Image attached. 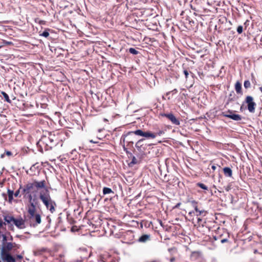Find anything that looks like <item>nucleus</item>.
Returning <instances> with one entry per match:
<instances>
[{
    "label": "nucleus",
    "instance_id": "f257e3e1",
    "mask_svg": "<svg viewBox=\"0 0 262 262\" xmlns=\"http://www.w3.org/2000/svg\"><path fill=\"white\" fill-rule=\"evenodd\" d=\"M42 188H47L46 181L45 180L41 181L34 180L33 182H28L25 185L21 192L24 198H27L28 199L29 204H38V191Z\"/></svg>",
    "mask_w": 262,
    "mask_h": 262
},
{
    "label": "nucleus",
    "instance_id": "f03ea898",
    "mask_svg": "<svg viewBox=\"0 0 262 262\" xmlns=\"http://www.w3.org/2000/svg\"><path fill=\"white\" fill-rule=\"evenodd\" d=\"M58 138L55 134L49 133L48 135H43L41 136L37 145L40 148V151L43 152V150L47 151L55 147L58 144Z\"/></svg>",
    "mask_w": 262,
    "mask_h": 262
},
{
    "label": "nucleus",
    "instance_id": "7ed1b4c3",
    "mask_svg": "<svg viewBox=\"0 0 262 262\" xmlns=\"http://www.w3.org/2000/svg\"><path fill=\"white\" fill-rule=\"evenodd\" d=\"M20 245L15 243L9 242L4 244L2 246L1 252V257L2 259L6 262H15V258L12 256L10 252L12 250H16L19 249Z\"/></svg>",
    "mask_w": 262,
    "mask_h": 262
},
{
    "label": "nucleus",
    "instance_id": "20e7f679",
    "mask_svg": "<svg viewBox=\"0 0 262 262\" xmlns=\"http://www.w3.org/2000/svg\"><path fill=\"white\" fill-rule=\"evenodd\" d=\"M38 204H28L27 211L29 214L28 221L31 227H35L41 223V216L38 213H36V206Z\"/></svg>",
    "mask_w": 262,
    "mask_h": 262
},
{
    "label": "nucleus",
    "instance_id": "39448f33",
    "mask_svg": "<svg viewBox=\"0 0 262 262\" xmlns=\"http://www.w3.org/2000/svg\"><path fill=\"white\" fill-rule=\"evenodd\" d=\"M39 199L41 200L47 209L49 210L51 213H53L55 211L56 204L54 201L52 200L49 191L47 188H46L45 192L41 191L40 192Z\"/></svg>",
    "mask_w": 262,
    "mask_h": 262
},
{
    "label": "nucleus",
    "instance_id": "423d86ee",
    "mask_svg": "<svg viewBox=\"0 0 262 262\" xmlns=\"http://www.w3.org/2000/svg\"><path fill=\"white\" fill-rule=\"evenodd\" d=\"M90 213V211H88L86 213V216L83 217V232L84 231H88V232L84 233H83V236L87 237L89 235L92 236V233L94 232V225L90 221L89 219L87 217V216Z\"/></svg>",
    "mask_w": 262,
    "mask_h": 262
},
{
    "label": "nucleus",
    "instance_id": "0eeeda50",
    "mask_svg": "<svg viewBox=\"0 0 262 262\" xmlns=\"http://www.w3.org/2000/svg\"><path fill=\"white\" fill-rule=\"evenodd\" d=\"M244 103L247 104L248 110L249 112L253 113L255 112L256 103L253 101V98L251 96H247Z\"/></svg>",
    "mask_w": 262,
    "mask_h": 262
},
{
    "label": "nucleus",
    "instance_id": "6e6552de",
    "mask_svg": "<svg viewBox=\"0 0 262 262\" xmlns=\"http://www.w3.org/2000/svg\"><path fill=\"white\" fill-rule=\"evenodd\" d=\"M160 115L162 117H166L173 124L179 125H180V121L178 119L176 118V117L174 116L172 113H161Z\"/></svg>",
    "mask_w": 262,
    "mask_h": 262
},
{
    "label": "nucleus",
    "instance_id": "1a4fd4ad",
    "mask_svg": "<svg viewBox=\"0 0 262 262\" xmlns=\"http://www.w3.org/2000/svg\"><path fill=\"white\" fill-rule=\"evenodd\" d=\"M192 261H202L203 259L202 253L200 251H195L191 252L190 256Z\"/></svg>",
    "mask_w": 262,
    "mask_h": 262
},
{
    "label": "nucleus",
    "instance_id": "9d476101",
    "mask_svg": "<svg viewBox=\"0 0 262 262\" xmlns=\"http://www.w3.org/2000/svg\"><path fill=\"white\" fill-rule=\"evenodd\" d=\"M221 115L237 121H241L242 119V117L240 115L233 113V114L230 115L226 113H222Z\"/></svg>",
    "mask_w": 262,
    "mask_h": 262
},
{
    "label": "nucleus",
    "instance_id": "9b49d317",
    "mask_svg": "<svg viewBox=\"0 0 262 262\" xmlns=\"http://www.w3.org/2000/svg\"><path fill=\"white\" fill-rule=\"evenodd\" d=\"M13 224L19 229H24L25 228V221L22 218L14 219Z\"/></svg>",
    "mask_w": 262,
    "mask_h": 262
},
{
    "label": "nucleus",
    "instance_id": "f8f14e48",
    "mask_svg": "<svg viewBox=\"0 0 262 262\" xmlns=\"http://www.w3.org/2000/svg\"><path fill=\"white\" fill-rule=\"evenodd\" d=\"M92 254V249L91 247L85 248L83 247V261L87 260L89 257L91 256Z\"/></svg>",
    "mask_w": 262,
    "mask_h": 262
},
{
    "label": "nucleus",
    "instance_id": "ddd939ff",
    "mask_svg": "<svg viewBox=\"0 0 262 262\" xmlns=\"http://www.w3.org/2000/svg\"><path fill=\"white\" fill-rule=\"evenodd\" d=\"M71 154L72 155H73V159H75V160L77 159L78 160V161H77L76 162V163H77L78 164H79L80 163V162H81V160L80 159V154H79V153H77V151L76 150V149L73 150L72 151Z\"/></svg>",
    "mask_w": 262,
    "mask_h": 262
},
{
    "label": "nucleus",
    "instance_id": "4468645a",
    "mask_svg": "<svg viewBox=\"0 0 262 262\" xmlns=\"http://www.w3.org/2000/svg\"><path fill=\"white\" fill-rule=\"evenodd\" d=\"M223 172L224 175L227 177H232V170L228 167H225L223 168Z\"/></svg>",
    "mask_w": 262,
    "mask_h": 262
},
{
    "label": "nucleus",
    "instance_id": "2eb2a0df",
    "mask_svg": "<svg viewBox=\"0 0 262 262\" xmlns=\"http://www.w3.org/2000/svg\"><path fill=\"white\" fill-rule=\"evenodd\" d=\"M150 236L149 234H143L139 237L138 242L140 243H145L150 240Z\"/></svg>",
    "mask_w": 262,
    "mask_h": 262
},
{
    "label": "nucleus",
    "instance_id": "dca6fc26",
    "mask_svg": "<svg viewBox=\"0 0 262 262\" xmlns=\"http://www.w3.org/2000/svg\"><path fill=\"white\" fill-rule=\"evenodd\" d=\"M144 140V139H141L138 141V142L136 143L135 146L138 149V151H141L145 149L144 147H142L143 144H142V142Z\"/></svg>",
    "mask_w": 262,
    "mask_h": 262
},
{
    "label": "nucleus",
    "instance_id": "f3484780",
    "mask_svg": "<svg viewBox=\"0 0 262 262\" xmlns=\"http://www.w3.org/2000/svg\"><path fill=\"white\" fill-rule=\"evenodd\" d=\"M235 90L237 94H243L242 91V84L237 81L235 84Z\"/></svg>",
    "mask_w": 262,
    "mask_h": 262
},
{
    "label": "nucleus",
    "instance_id": "a211bd4d",
    "mask_svg": "<svg viewBox=\"0 0 262 262\" xmlns=\"http://www.w3.org/2000/svg\"><path fill=\"white\" fill-rule=\"evenodd\" d=\"M143 137L146 138L154 139L156 137V135L150 132H144Z\"/></svg>",
    "mask_w": 262,
    "mask_h": 262
},
{
    "label": "nucleus",
    "instance_id": "6ab92c4d",
    "mask_svg": "<svg viewBox=\"0 0 262 262\" xmlns=\"http://www.w3.org/2000/svg\"><path fill=\"white\" fill-rule=\"evenodd\" d=\"M235 99H236L235 94L234 92L232 91H231V92L230 93V94L228 96L227 103L228 104L229 102L235 100Z\"/></svg>",
    "mask_w": 262,
    "mask_h": 262
},
{
    "label": "nucleus",
    "instance_id": "aec40b11",
    "mask_svg": "<svg viewBox=\"0 0 262 262\" xmlns=\"http://www.w3.org/2000/svg\"><path fill=\"white\" fill-rule=\"evenodd\" d=\"M144 131H143L141 129H137L135 131L133 132H128V135H132V134H135L136 135L140 136L143 137L144 134Z\"/></svg>",
    "mask_w": 262,
    "mask_h": 262
},
{
    "label": "nucleus",
    "instance_id": "412c9836",
    "mask_svg": "<svg viewBox=\"0 0 262 262\" xmlns=\"http://www.w3.org/2000/svg\"><path fill=\"white\" fill-rule=\"evenodd\" d=\"M14 217L12 216L9 215H5L4 216V219L5 220V223L7 224H10L11 222H14Z\"/></svg>",
    "mask_w": 262,
    "mask_h": 262
},
{
    "label": "nucleus",
    "instance_id": "4be33fe9",
    "mask_svg": "<svg viewBox=\"0 0 262 262\" xmlns=\"http://www.w3.org/2000/svg\"><path fill=\"white\" fill-rule=\"evenodd\" d=\"M110 193H114V192L113 191L112 189H111L110 188L105 187L103 188V194L104 195L110 194Z\"/></svg>",
    "mask_w": 262,
    "mask_h": 262
},
{
    "label": "nucleus",
    "instance_id": "5701e85b",
    "mask_svg": "<svg viewBox=\"0 0 262 262\" xmlns=\"http://www.w3.org/2000/svg\"><path fill=\"white\" fill-rule=\"evenodd\" d=\"M1 94L3 95V96H4V98H5V100L6 101H7V102L8 103H11V100L9 99V96L8 95L5 93V92H3L2 91L1 92Z\"/></svg>",
    "mask_w": 262,
    "mask_h": 262
},
{
    "label": "nucleus",
    "instance_id": "b1692460",
    "mask_svg": "<svg viewBox=\"0 0 262 262\" xmlns=\"http://www.w3.org/2000/svg\"><path fill=\"white\" fill-rule=\"evenodd\" d=\"M128 51L133 55H137L139 53V52L136 49L133 48H130L128 49Z\"/></svg>",
    "mask_w": 262,
    "mask_h": 262
},
{
    "label": "nucleus",
    "instance_id": "393cba45",
    "mask_svg": "<svg viewBox=\"0 0 262 262\" xmlns=\"http://www.w3.org/2000/svg\"><path fill=\"white\" fill-rule=\"evenodd\" d=\"M195 212H196L195 214L196 216L202 215L204 216H205L207 213V211L204 210H200L199 209V211Z\"/></svg>",
    "mask_w": 262,
    "mask_h": 262
},
{
    "label": "nucleus",
    "instance_id": "a878e982",
    "mask_svg": "<svg viewBox=\"0 0 262 262\" xmlns=\"http://www.w3.org/2000/svg\"><path fill=\"white\" fill-rule=\"evenodd\" d=\"M130 157H132V161L128 164V165L129 166H132V165L136 164L137 163V160L136 158V157L132 155V156H130Z\"/></svg>",
    "mask_w": 262,
    "mask_h": 262
},
{
    "label": "nucleus",
    "instance_id": "bb28decb",
    "mask_svg": "<svg viewBox=\"0 0 262 262\" xmlns=\"http://www.w3.org/2000/svg\"><path fill=\"white\" fill-rule=\"evenodd\" d=\"M190 203L191 204L192 206L194 208L195 211H199V209L197 206V204H198L197 202H196L194 200H192V201H190Z\"/></svg>",
    "mask_w": 262,
    "mask_h": 262
},
{
    "label": "nucleus",
    "instance_id": "cd10ccee",
    "mask_svg": "<svg viewBox=\"0 0 262 262\" xmlns=\"http://www.w3.org/2000/svg\"><path fill=\"white\" fill-rule=\"evenodd\" d=\"M251 83L249 80H246L244 81V86L245 89H247L251 87Z\"/></svg>",
    "mask_w": 262,
    "mask_h": 262
},
{
    "label": "nucleus",
    "instance_id": "c85d7f7f",
    "mask_svg": "<svg viewBox=\"0 0 262 262\" xmlns=\"http://www.w3.org/2000/svg\"><path fill=\"white\" fill-rule=\"evenodd\" d=\"M197 186L204 190H208V187L203 183H197Z\"/></svg>",
    "mask_w": 262,
    "mask_h": 262
},
{
    "label": "nucleus",
    "instance_id": "c756f323",
    "mask_svg": "<svg viewBox=\"0 0 262 262\" xmlns=\"http://www.w3.org/2000/svg\"><path fill=\"white\" fill-rule=\"evenodd\" d=\"M129 135H128V133L126 134H123L122 135L121 138V141H120L121 144L123 143V144H125V139H126V137Z\"/></svg>",
    "mask_w": 262,
    "mask_h": 262
},
{
    "label": "nucleus",
    "instance_id": "7c9ffc66",
    "mask_svg": "<svg viewBox=\"0 0 262 262\" xmlns=\"http://www.w3.org/2000/svg\"><path fill=\"white\" fill-rule=\"evenodd\" d=\"M2 246L4 245V244L8 243V236L6 234H2Z\"/></svg>",
    "mask_w": 262,
    "mask_h": 262
},
{
    "label": "nucleus",
    "instance_id": "2f4dec72",
    "mask_svg": "<svg viewBox=\"0 0 262 262\" xmlns=\"http://www.w3.org/2000/svg\"><path fill=\"white\" fill-rule=\"evenodd\" d=\"M49 30L46 29L41 34H40V35L42 36L45 37H48L49 36V33L48 32Z\"/></svg>",
    "mask_w": 262,
    "mask_h": 262
},
{
    "label": "nucleus",
    "instance_id": "473e14b6",
    "mask_svg": "<svg viewBox=\"0 0 262 262\" xmlns=\"http://www.w3.org/2000/svg\"><path fill=\"white\" fill-rule=\"evenodd\" d=\"M122 147H123L124 151L126 152V153L127 154V155L128 156H132V153L128 151L127 148L125 146V144H123L122 145Z\"/></svg>",
    "mask_w": 262,
    "mask_h": 262
},
{
    "label": "nucleus",
    "instance_id": "72a5a7b5",
    "mask_svg": "<svg viewBox=\"0 0 262 262\" xmlns=\"http://www.w3.org/2000/svg\"><path fill=\"white\" fill-rule=\"evenodd\" d=\"M23 188V187L20 185L19 188L17 191H16L15 193H14V195L15 197L18 196L19 193H20V189H21V190H22Z\"/></svg>",
    "mask_w": 262,
    "mask_h": 262
},
{
    "label": "nucleus",
    "instance_id": "f704fd0d",
    "mask_svg": "<svg viewBox=\"0 0 262 262\" xmlns=\"http://www.w3.org/2000/svg\"><path fill=\"white\" fill-rule=\"evenodd\" d=\"M243 31V27L242 26L240 25V26H238L237 28V32L238 34H241L242 33Z\"/></svg>",
    "mask_w": 262,
    "mask_h": 262
},
{
    "label": "nucleus",
    "instance_id": "c9c22d12",
    "mask_svg": "<svg viewBox=\"0 0 262 262\" xmlns=\"http://www.w3.org/2000/svg\"><path fill=\"white\" fill-rule=\"evenodd\" d=\"M165 132L163 130H160L157 133H155V134L156 135V136H161L163 134H164Z\"/></svg>",
    "mask_w": 262,
    "mask_h": 262
},
{
    "label": "nucleus",
    "instance_id": "e433bc0d",
    "mask_svg": "<svg viewBox=\"0 0 262 262\" xmlns=\"http://www.w3.org/2000/svg\"><path fill=\"white\" fill-rule=\"evenodd\" d=\"M80 226L79 227V228L77 226H73L72 228H71V231L72 232H76V231H78L80 229Z\"/></svg>",
    "mask_w": 262,
    "mask_h": 262
},
{
    "label": "nucleus",
    "instance_id": "4c0bfd02",
    "mask_svg": "<svg viewBox=\"0 0 262 262\" xmlns=\"http://www.w3.org/2000/svg\"><path fill=\"white\" fill-rule=\"evenodd\" d=\"M177 92H178L177 89H174L172 91H171V92H167L166 94L167 95H169L170 93H172V94H176Z\"/></svg>",
    "mask_w": 262,
    "mask_h": 262
},
{
    "label": "nucleus",
    "instance_id": "58836bf2",
    "mask_svg": "<svg viewBox=\"0 0 262 262\" xmlns=\"http://www.w3.org/2000/svg\"><path fill=\"white\" fill-rule=\"evenodd\" d=\"M8 196L10 195H14V192L13 190H11L10 189H8Z\"/></svg>",
    "mask_w": 262,
    "mask_h": 262
},
{
    "label": "nucleus",
    "instance_id": "ea45409f",
    "mask_svg": "<svg viewBox=\"0 0 262 262\" xmlns=\"http://www.w3.org/2000/svg\"><path fill=\"white\" fill-rule=\"evenodd\" d=\"M3 43L5 45H12L13 44L12 42L8 41H6V40H3Z\"/></svg>",
    "mask_w": 262,
    "mask_h": 262
},
{
    "label": "nucleus",
    "instance_id": "a19ab883",
    "mask_svg": "<svg viewBox=\"0 0 262 262\" xmlns=\"http://www.w3.org/2000/svg\"><path fill=\"white\" fill-rule=\"evenodd\" d=\"M183 72L185 76L186 79H187L188 78V76L189 75V73H188V71L186 70H185Z\"/></svg>",
    "mask_w": 262,
    "mask_h": 262
},
{
    "label": "nucleus",
    "instance_id": "79ce46f5",
    "mask_svg": "<svg viewBox=\"0 0 262 262\" xmlns=\"http://www.w3.org/2000/svg\"><path fill=\"white\" fill-rule=\"evenodd\" d=\"M84 73H85V74L87 75V76H89V72L86 70H83V76H84Z\"/></svg>",
    "mask_w": 262,
    "mask_h": 262
},
{
    "label": "nucleus",
    "instance_id": "37998d69",
    "mask_svg": "<svg viewBox=\"0 0 262 262\" xmlns=\"http://www.w3.org/2000/svg\"><path fill=\"white\" fill-rule=\"evenodd\" d=\"M222 113H226L228 114H233V111L232 110H228L227 111L223 112Z\"/></svg>",
    "mask_w": 262,
    "mask_h": 262
},
{
    "label": "nucleus",
    "instance_id": "c03bdc74",
    "mask_svg": "<svg viewBox=\"0 0 262 262\" xmlns=\"http://www.w3.org/2000/svg\"><path fill=\"white\" fill-rule=\"evenodd\" d=\"M253 252L254 254L258 253V254L262 256V252H259L257 250L255 249Z\"/></svg>",
    "mask_w": 262,
    "mask_h": 262
},
{
    "label": "nucleus",
    "instance_id": "a18cd8bd",
    "mask_svg": "<svg viewBox=\"0 0 262 262\" xmlns=\"http://www.w3.org/2000/svg\"><path fill=\"white\" fill-rule=\"evenodd\" d=\"M228 241V239L226 237V238H224L222 239L221 241V242L223 244V243L227 242Z\"/></svg>",
    "mask_w": 262,
    "mask_h": 262
},
{
    "label": "nucleus",
    "instance_id": "49530a36",
    "mask_svg": "<svg viewBox=\"0 0 262 262\" xmlns=\"http://www.w3.org/2000/svg\"><path fill=\"white\" fill-rule=\"evenodd\" d=\"M181 203H177L174 207H173V209H176V208H178L180 207V206L181 205Z\"/></svg>",
    "mask_w": 262,
    "mask_h": 262
},
{
    "label": "nucleus",
    "instance_id": "de8ad7c7",
    "mask_svg": "<svg viewBox=\"0 0 262 262\" xmlns=\"http://www.w3.org/2000/svg\"><path fill=\"white\" fill-rule=\"evenodd\" d=\"M85 185H86V187H87L88 192L89 194H90V190L88 186V181L85 180Z\"/></svg>",
    "mask_w": 262,
    "mask_h": 262
},
{
    "label": "nucleus",
    "instance_id": "09e8293b",
    "mask_svg": "<svg viewBox=\"0 0 262 262\" xmlns=\"http://www.w3.org/2000/svg\"><path fill=\"white\" fill-rule=\"evenodd\" d=\"M5 153H6V155L9 156H11L12 155V153L10 151H6Z\"/></svg>",
    "mask_w": 262,
    "mask_h": 262
},
{
    "label": "nucleus",
    "instance_id": "8fccbe9b",
    "mask_svg": "<svg viewBox=\"0 0 262 262\" xmlns=\"http://www.w3.org/2000/svg\"><path fill=\"white\" fill-rule=\"evenodd\" d=\"M9 237H8V241H9L10 242H12L13 240V237L11 235H9Z\"/></svg>",
    "mask_w": 262,
    "mask_h": 262
},
{
    "label": "nucleus",
    "instance_id": "3c124183",
    "mask_svg": "<svg viewBox=\"0 0 262 262\" xmlns=\"http://www.w3.org/2000/svg\"><path fill=\"white\" fill-rule=\"evenodd\" d=\"M17 258L19 259H21L23 258V256L21 255H16Z\"/></svg>",
    "mask_w": 262,
    "mask_h": 262
},
{
    "label": "nucleus",
    "instance_id": "603ef678",
    "mask_svg": "<svg viewBox=\"0 0 262 262\" xmlns=\"http://www.w3.org/2000/svg\"><path fill=\"white\" fill-rule=\"evenodd\" d=\"M197 221H198V223L199 224H200V223L202 222V219H201V218H200V217H198V218L197 219Z\"/></svg>",
    "mask_w": 262,
    "mask_h": 262
},
{
    "label": "nucleus",
    "instance_id": "864d4df0",
    "mask_svg": "<svg viewBox=\"0 0 262 262\" xmlns=\"http://www.w3.org/2000/svg\"><path fill=\"white\" fill-rule=\"evenodd\" d=\"M13 195H10V196H8L9 201L10 202H11V201L13 200Z\"/></svg>",
    "mask_w": 262,
    "mask_h": 262
},
{
    "label": "nucleus",
    "instance_id": "5fc2aeb1",
    "mask_svg": "<svg viewBox=\"0 0 262 262\" xmlns=\"http://www.w3.org/2000/svg\"><path fill=\"white\" fill-rule=\"evenodd\" d=\"M170 262H173L175 260V258L174 257H171L170 258Z\"/></svg>",
    "mask_w": 262,
    "mask_h": 262
},
{
    "label": "nucleus",
    "instance_id": "6e6d98bb",
    "mask_svg": "<svg viewBox=\"0 0 262 262\" xmlns=\"http://www.w3.org/2000/svg\"><path fill=\"white\" fill-rule=\"evenodd\" d=\"M89 142H90V143H98V141H94V140H90V141H89Z\"/></svg>",
    "mask_w": 262,
    "mask_h": 262
},
{
    "label": "nucleus",
    "instance_id": "4d7b16f0",
    "mask_svg": "<svg viewBox=\"0 0 262 262\" xmlns=\"http://www.w3.org/2000/svg\"><path fill=\"white\" fill-rule=\"evenodd\" d=\"M4 224L6 225V223H3L2 221H0V228H1Z\"/></svg>",
    "mask_w": 262,
    "mask_h": 262
},
{
    "label": "nucleus",
    "instance_id": "13d9d810",
    "mask_svg": "<svg viewBox=\"0 0 262 262\" xmlns=\"http://www.w3.org/2000/svg\"><path fill=\"white\" fill-rule=\"evenodd\" d=\"M211 168L213 170H215L216 168V166L214 165H212L211 166Z\"/></svg>",
    "mask_w": 262,
    "mask_h": 262
},
{
    "label": "nucleus",
    "instance_id": "bf43d9fd",
    "mask_svg": "<svg viewBox=\"0 0 262 262\" xmlns=\"http://www.w3.org/2000/svg\"><path fill=\"white\" fill-rule=\"evenodd\" d=\"M249 21L248 20H247L245 23H244V25L246 26V27L247 26V25H249Z\"/></svg>",
    "mask_w": 262,
    "mask_h": 262
},
{
    "label": "nucleus",
    "instance_id": "052dcab7",
    "mask_svg": "<svg viewBox=\"0 0 262 262\" xmlns=\"http://www.w3.org/2000/svg\"><path fill=\"white\" fill-rule=\"evenodd\" d=\"M194 211H190L188 214L189 215H192V214H194Z\"/></svg>",
    "mask_w": 262,
    "mask_h": 262
},
{
    "label": "nucleus",
    "instance_id": "680f3d73",
    "mask_svg": "<svg viewBox=\"0 0 262 262\" xmlns=\"http://www.w3.org/2000/svg\"><path fill=\"white\" fill-rule=\"evenodd\" d=\"M84 199L86 201H89V200L90 199V198L86 196V197H85Z\"/></svg>",
    "mask_w": 262,
    "mask_h": 262
},
{
    "label": "nucleus",
    "instance_id": "e2e57ef3",
    "mask_svg": "<svg viewBox=\"0 0 262 262\" xmlns=\"http://www.w3.org/2000/svg\"><path fill=\"white\" fill-rule=\"evenodd\" d=\"M259 90L262 93V86L258 88Z\"/></svg>",
    "mask_w": 262,
    "mask_h": 262
},
{
    "label": "nucleus",
    "instance_id": "0e129e2a",
    "mask_svg": "<svg viewBox=\"0 0 262 262\" xmlns=\"http://www.w3.org/2000/svg\"><path fill=\"white\" fill-rule=\"evenodd\" d=\"M229 187H227V188H226V190L227 191H229Z\"/></svg>",
    "mask_w": 262,
    "mask_h": 262
},
{
    "label": "nucleus",
    "instance_id": "69168bd1",
    "mask_svg": "<svg viewBox=\"0 0 262 262\" xmlns=\"http://www.w3.org/2000/svg\"><path fill=\"white\" fill-rule=\"evenodd\" d=\"M4 157V155H2L1 158H3Z\"/></svg>",
    "mask_w": 262,
    "mask_h": 262
},
{
    "label": "nucleus",
    "instance_id": "338daca9",
    "mask_svg": "<svg viewBox=\"0 0 262 262\" xmlns=\"http://www.w3.org/2000/svg\"><path fill=\"white\" fill-rule=\"evenodd\" d=\"M0 185H3V183H2V182H1V181H0Z\"/></svg>",
    "mask_w": 262,
    "mask_h": 262
},
{
    "label": "nucleus",
    "instance_id": "774afa93",
    "mask_svg": "<svg viewBox=\"0 0 262 262\" xmlns=\"http://www.w3.org/2000/svg\"><path fill=\"white\" fill-rule=\"evenodd\" d=\"M129 143H130L132 144H133V142H129Z\"/></svg>",
    "mask_w": 262,
    "mask_h": 262
}]
</instances>
